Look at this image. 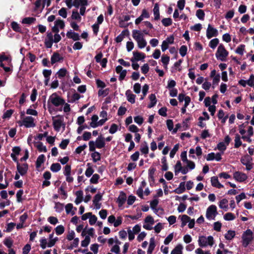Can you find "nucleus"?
Returning a JSON list of instances; mask_svg holds the SVG:
<instances>
[{"mask_svg": "<svg viewBox=\"0 0 254 254\" xmlns=\"http://www.w3.org/2000/svg\"><path fill=\"white\" fill-rule=\"evenodd\" d=\"M64 27V23L63 20L58 19L55 21V25L52 28V31L55 33L59 32V29H63Z\"/></svg>", "mask_w": 254, "mask_h": 254, "instance_id": "nucleus-12", "label": "nucleus"}, {"mask_svg": "<svg viewBox=\"0 0 254 254\" xmlns=\"http://www.w3.org/2000/svg\"><path fill=\"white\" fill-rule=\"evenodd\" d=\"M127 199V195L126 193L123 192H120V195L118 198L117 202L119 203V206H122L125 202Z\"/></svg>", "mask_w": 254, "mask_h": 254, "instance_id": "nucleus-15", "label": "nucleus"}, {"mask_svg": "<svg viewBox=\"0 0 254 254\" xmlns=\"http://www.w3.org/2000/svg\"><path fill=\"white\" fill-rule=\"evenodd\" d=\"M126 95L127 97V101L133 104L135 102V95L131 93L130 90H128L126 92Z\"/></svg>", "mask_w": 254, "mask_h": 254, "instance_id": "nucleus-20", "label": "nucleus"}, {"mask_svg": "<svg viewBox=\"0 0 254 254\" xmlns=\"http://www.w3.org/2000/svg\"><path fill=\"white\" fill-rule=\"evenodd\" d=\"M149 99L150 100V103L148 105V107L152 108L156 104L157 102L155 95L153 94H151L149 96Z\"/></svg>", "mask_w": 254, "mask_h": 254, "instance_id": "nucleus-36", "label": "nucleus"}, {"mask_svg": "<svg viewBox=\"0 0 254 254\" xmlns=\"http://www.w3.org/2000/svg\"><path fill=\"white\" fill-rule=\"evenodd\" d=\"M84 237V239L81 242V245L82 247H87L90 242V237L89 236Z\"/></svg>", "mask_w": 254, "mask_h": 254, "instance_id": "nucleus-41", "label": "nucleus"}, {"mask_svg": "<svg viewBox=\"0 0 254 254\" xmlns=\"http://www.w3.org/2000/svg\"><path fill=\"white\" fill-rule=\"evenodd\" d=\"M61 40V37L58 33H56L53 36L52 33H48L45 39V44L47 48H50L53 45V43H58Z\"/></svg>", "mask_w": 254, "mask_h": 254, "instance_id": "nucleus-4", "label": "nucleus"}, {"mask_svg": "<svg viewBox=\"0 0 254 254\" xmlns=\"http://www.w3.org/2000/svg\"><path fill=\"white\" fill-rule=\"evenodd\" d=\"M154 19L157 20L160 18L159 7L157 3H156L153 8Z\"/></svg>", "mask_w": 254, "mask_h": 254, "instance_id": "nucleus-25", "label": "nucleus"}, {"mask_svg": "<svg viewBox=\"0 0 254 254\" xmlns=\"http://www.w3.org/2000/svg\"><path fill=\"white\" fill-rule=\"evenodd\" d=\"M45 160V155L43 154L40 155L38 157L36 161V165L37 167L41 166L42 163H44Z\"/></svg>", "mask_w": 254, "mask_h": 254, "instance_id": "nucleus-44", "label": "nucleus"}, {"mask_svg": "<svg viewBox=\"0 0 254 254\" xmlns=\"http://www.w3.org/2000/svg\"><path fill=\"white\" fill-rule=\"evenodd\" d=\"M98 117L97 115H94L91 117V122L90 124V126L93 128L97 127V123H98Z\"/></svg>", "mask_w": 254, "mask_h": 254, "instance_id": "nucleus-32", "label": "nucleus"}, {"mask_svg": "<svg viewBox=\"0 0 254 254\" xmlns=\"http://www.w3.org/2000/svg\"><path fill=\"white\" fill-rule=\"evenodd\" d=\"M170 61V58L167 55H163L161 58V62L165 69H167V66Z\"/></svg>", "mask_w": 254, "mask_h": 254, "instance_id": "nucleus-27", "label": "nucleus"}, {"mask_svg": "<svg viewBox=\"0 0 254 254\" xmlns=\"http://www.w3.org/2000/svg\"><path fill=\"white\" fill-rule=\"evenodd\" d=\"M66 36L70 39H72L74 41H77L79 39V34L72 31L70 30V31H68L66 33Z\"/></svg>", "mask_w": 254, "mask_h": 254, "instance_id": "nucleus-19", "label": "nucleus"}, {"mask_svg": "<svg viewBox=\"0 0 254 254\" xmlns=\"http://www.w3.org/2000/svg\"><path fill=\"white\" fill-rule=\"evenodd\" d=\"M182 164L180 161H177L176 164L175 166V173L177 175L178 173L180 172V171L182 168Z\"/></svg>", "mask_w": 254, "mask_h": 254, "instance_id": "nucleus-52", "label": "nucleus"}, {"mask_svg": "<svg viewBox=\"0 0 254 254\" xmlns=\"http://www.w3.org/2000/svg\"><path fill=\"white\" fill-rule=\"evenodd\" d=\"M36 21V19L34 17H26L23 19L22 23L30 24L34 23Z\"/></svg>", "mask_w": 254, "mask_h": 254, "instance_id": "nucleus-43", "label": "nucleus"}, {"mask_svg": "<svg viewBox=\"0 0 254 254\" xmlns=\"http://www.w3.org/2000/svg\"><path fill=\"white\" fill-rule=\"evenodd\" d=\"M11 28L16 32H19L21 30V28L19 24L16 22H12L11 24Z\"/></svg>", "mask_w": 254, "mask_h": 254, "instance_id": "nucleus-56", "label": "nucleus"}, {"mask_svg": "<svg viewBox=\"0 0 254 254\" xmlns=\"http://www.w3.org/2000/svg\"><path fill=\"white\" fill-rule=\"evenodd\" d=\"M228 201L226 198L221 200L219 203V206L220 208L224 210L225 211L228 209Z\"/></svg>", "mask_w": 254, "mask_h": 254, "instance_id": "nucleus-17", "label": "nucleus"}, {"mask_svg": "<svg viewBox=\"0 0 254 254\" xmlns=\"http://www.w3.org/2000/svg\"><path fill=\"white\" fill-rule=\"evenodd\" d=\"M54 128L55 130L59 131L61 127L63 126L64 128L65 125L63 123L64 118L62 116H58L52 118Z\"/></svg>", "mask_w": 254, "mask_h": 254, "instance_id": "nucleus-6", "label": "nucleus"}, {"mask_svg": "<svg viewBox=\"0 0 254 254\" xmlns=\"http://www.w3.org/2000/svg\"><path fill=\"white\" fill-rule=\"evenodd\" d=\"M71 18L73 19L77 20L78 22H80L81 19V16L77 11H72Z\"/></svg>", "mask_w": 254, "mask_h": 254, "instance_id": "nucleus-51", "label": "nucleus"}, {"mask_svg": "<svg viewBox=\"0 0 254 254\" xmlns=\"http://www.w3.org/2000/svg\"><path fill=\"white\" fill-rule=\"evenodd\" d=\"M100 178V176L97 174H93L92 177L90 179V182L91 184H96L98 182V180Z\"/></svg>", "mask_w": 254, "mask_h": 254, "instance_id": "nucleus-49", "label": "nucleus"}, {"mask_svg": "<svg viewBox=\"0 0 254 254\" xmlns=\"http://www.w3.org/2000/svg\"><path fill=\"white\" fill-rule=\"evenodd\" d=\"M76 198L75 200V203L76 204L80 203L83 199V192L81 190H78L76 192Z\"/></svg>", "mask_w": 254, "mask_h": 254, "instance_id": "nucleus-24", "label": "nucleus"}, {"mask_svg": "<svg viewBox=\"0 0 254 254\" xmlns=\"http://www.w3.org/2000/svg\"><path fill=\"white\" fill-rule=\"evenodd\" d=\"M58 240V237H55L54 239H49V242L48 243V247L51 248L54 246Z\"/></svg>", "mask_w": 254, "mask_h": 254, "instance_id": "nucleus-60", "label": "nucleus"}, {"mask_svg": "<svg viewBox=\"0 0 254 254\" xmlns=\"http://www.w3.org/2000/svg\"><path fill=\"white\" fill-rule=\"evenodd\" d=\"M140 150L142 153L145 154H148L149 149L147 143H145L144 145H141Z\"/></svg>", "mask_w": 254, "mask_h": 254, "instance_id": "nucleus-58", "label": "nucleus"}, {"mask_svg": "<svg viewBox=\"0 0 254 254\" xmlns=\"http://www.w3.org/2000/svg\"><path fill=\"white\" fill-rule=\"evenodd\" d=\"M233 178L239 182H243L247 179L248 177L245 173L237 171L233 174Z\"/></svg>", "mask_w": 254, "mask_h": 254, "instance_id": "nucleus-11", "label": "nucleus"}, {"mask_svg": "<svg viewBox=\"0 0 254 254\" xmlns=\"http://www.w3.org/2000/svg\"><path fill=\"white\" fill-rule=\"evenodd\" d=\"M219 40L218 38H214L210 40L209 43V46L212 49H215L218 46Z\"/></svg>", "mask_w": 254, "mask_h": 254, "instance_id": "nucleus-26", "label": "nucleus"}, {"mask_svg": "<svg viewBox=\"0 0 254 254\" xmlns=\"http://www.w3.org/2000/svg\"><path fill=\"white\" fill-rule=\"evenodd\" d=\"M141 90V85L138 83H136L133 85V91L134 92L138 94L140 92Z\"/></svg>", "mask_w": 254, "mask_h": 254, "instance_id": "nucleus-64", "label": "nucleus"}, {"mask_svg": "<svg viewBox=\"0 0 254 254\" xmlns=\"http://www.w3.org/2000/svg\"><path fill=\"white\" fill-rule=\"evenodd\" d=\"M132 33V37L137 42L138 48L140 49L144 48L147 45V42L144 38L143 33L137 30H133Z\"/></svg>", "mask_w": 254, "mask_h": 254, "instance_id": "nucleus-1", "label": "nucleus"}, {"mask_svg": "<svg viewBox=\"0 0 254 254\" xmlns=\"http://www.w3.org/2000/svg\"><path fill=\"white\" fill-rule=\"evenodd\" d=\"M133 57L137 60V61H139L141 60H143L145 58V55L143 53H139L138 52H133Z\"/></svg>", "mask_w": 254, "mask_h": 254, "instance_id": "nucleus-34", "label": "nucleus"}, {"mask_svg": "<svg viewBox=\"0 0 254 254\" xmlns=\"http://www.w3.org/2000/svg\"><path fill=\"white\" fill-rule=\"evenodd\" d=\"M211 183L213 187L217 188L220 189L223 187V186L219 183L217 177H212L211 178Z\"/></svg>", "mask_w": 254, "mask_h": 254, "instance_id": "nucleus-16", "label": "nucleus"}, {"mask_svg": "<svg viewBox=\"0 0 254 254\" xmlns=\"http://www.w3.org/2000/svg\"><path fill=\"white\" fill-rule=\"evenodd\" d=\"M91 157H92L93 160L94 162L99 161L101 159L100 153L96 151H94L92 153Z\"/></svg>", "mask_w": 254, "mask_h": 254, "instance_id": "nucleus-50", "label": "nucleus"}, {"mask_svg": "<svg viewBox=\"0 0 254 254\" xmlns=\"http://www.w3.org/2000/svg\"><path fill=\"white\" fill-rule=\"evenodd\" d=\"M51 170L53 172H59L61 169V166L59 163H54L51 166Z\"/></svg>", "mask_w": 254, "mask_h": 254, "instance_id": "nucleus-37", "label": "nucleus"}, {"mask_svg": "<svg viewBox=\"0 0 254 254\" xmlns=\"http://www.w3.org/2000/svg\"><path fill=\"white\" fill-rule=\"evenodd\" d=\"M87 166L88 168L85 171V175L87 177L89 178L93 174L94 171L90 163H88Z\"/></svg>", "mask_w": 254, "mask_h": 254, "instance_id": "nucleus-28", "label": "nucleus"}, {"mask_svg": "<svg viewBox=\"0 0 254 254\" xmlns=\"http://www.w3.org/2000/svg\"><path fill=\"white\" fill-rule=\"evenodd\" d=\"M40 247L42 248V249H45L47 247H48V243L47 239L43 238L40 239Z\"/></svg>", "mask_w": 254, "mask_h": 254, "instance_id": "nucleus-57", "label": "nucleus"}, {"mask_svg": "<svg viewBox=\"0 0 254 254\" xmlns=\"http://www.w3.org/2000/svg\"><path fill=\"white\" fill-rule=\"evenodd\" d=\"M234 141L235 148H238L242 144L240 136L238 134L235 135Z\"/></svg>", "mask_w": 254, "mask_h": 254, "instance_id": "nucleus-35", "label": "nucleus"}, {"mask_svg": "<svg viewBox=\"0 0 254 254\" xmlns=\"http://www.w3.org/2000/svg\"><path fill=\"white\" fill-rule=\"evenodd\" d=\"M179 148V144H176L170 153V156L173 158Z\"/></svg>", "mask_w": 254, "mask_h": 254, "instance_id": "nucleus-53", "label": "nucleus"}, {"mask_svg": "<svg viewBox=\"0 0 254 254\" xmlns=\"http://www.w3.org/2000/svg\"><path fill=\"white\" fill-rule=\"evenodd\" d=\"M84 237V239L81 242V245L82 247H87L90 242V237L89 236Z\"/></svg>", "mask_w": 254, "mask_h": 254, "instance_id": "nucleus-42", "label": "nucleus"}, {"mask_svg": "<svg viewBox=\"0 0 254 254\" xmlns=\"http://www.w3.org/2000/svg\"><path fill=\"white\" fill-rule=\"evenodd\" d=\"M96 146L98 148H102L105 146L104 139L102 137H98L96 140Z\"/></svg>", "mask_w": 254, "mask_h": 254, "instance_id": "nucleus-21", "label": "nucleus"}, {"mask_svg": "<svg viewBox=\"0 0 254 254\" xmlns=\"http://www.w3.org/2000/svg\"><path fill=\"white\" fill-rule=\"evenodd\" d=\"M144 223H148L153 225L154 223L153 218L150 215L147 216L144 219Z\"/></svg>", "mask_w": 254, "mask_h": 254, "instance_id": "nucleus-62", "label": "nucleus"}, {"mask_svg": "<svg viewBox=\"0 0 254 254\" xmlns=\"http://www.w3.org/2000/svg\"><path fill=\"white\" fill-rule=\"evenodd\" d=\"M21 126H24L26 127H33L35 126L33 118L30 116L26 117L22 121Z\"/></svg>", "mask_w": 254, "mask_h": 254, "instance_id": "nucleus-9", "label": "nucleus"}, {"mask_svg": "<svg viewBox=\"0 0 254 254\" xmlns=\"http://www.w3.org/2000/svg\"><path fill=\"white\" fill-rule=\"evenodd\" d=\"M155 247V240L154 238L150 239L149 246L147 250V254H152Z\"/></svg>", "mask_w": 254, "mask_h": 254, "instance_id": "nucleus-23", "label": "nucleus"}, {"mask_svg": "<svg viewBox=\"0 0 254 254\" xmlns=\"http://www.w3.org/2000/svg\"><path fill=\"white\" fill-rule=\"evenodd\" d=\"M217 215V207L214 205H210L206 209V217L207 219L215 220Z\"/></svg>", "mask_w": 254, "mask_h": 254, "instance_id": "nucleus-7", "label": "nucleus"}, {"mask_svg": "<svg viewBox=\"0 0 254 254\" xmlns=\"http://www.w3.org/2000/svg\"><path fill=\"white\" fill-rule=\"evenodd\" d=\"M245 46L244 45H239L236 49L235 52L240 55H243L244 53Z\"/></svg>", "mask_w": 254, "mask_h": 254, "instance_id": "nucleus-48", "label": "nucleus"}, {"mask_svg": "<svg viewBox=\"0 0 254 254\" xmlns=\"http://www.w3.org/2000/svg\"><path fill=\"white\" fill-rule=\"evenodd\" d=\"M229 55L228 51L222 44H220L215 53L216 58L220 61L225 62Z\"/></svg>", "mask_w": 254, "mask_h": 254, "instance_id": "nucleus-3", "label": "nucleus"}, {"mask_svg": "<svg viewBox=\"0 0 254 254\" xmlns=\"http://www.w3.org/2000/svg\"><path fill=\"white\" fill-rule=\"evenodd\" d=\"M243 245L245 247L250 244L253 239V233L251 230L248 229L243 234L242 236Z\"/></svg>", "mask_w": 254, "mask_h": 254, "instance_id": "nucleus-8", "label": "nucleus"}, {"mask_svg": "<svg viewBox=\"0 0 254 254\" xmlns=\"http://www.w3.org/2000/svg\"><path fill=\"white\" fill-rule=\"evenodd\" d=\"M235 236V232L234 231L229 230L225 235V238L228 240H231Z\"/></svg>", "mask_w": 254, "mask_h": 254, "instance_id": "nucleus-40", "label": "nucleus"}, {"mask_svg": "<svg viewBox=\"0 0 254 254\" xmlns=\"http://www.w3.org/2000/svg\"><path fill=\"white\" fill-rule=\"evenodd\" d=\"M97 220V217L95 215H93L91 213V216H90L89 220V222L90 225H94Z\"/></svg>", "mask_w": 254, "mask_h": 254, "instance_id": "nucleus-61", "label": "nucleus"}, {"mask_svg": "<svg viewBox=\"0 0 254 254\" xmlns=\"http://www.w3.org/2000/svg\"><path fill=\"white\" fill-rule=\"evenodd\" d=\"M190 217H189L187 215H182L181 218V227H184L186 225V224L190 221Z\"/></svg>", "mask_w": 254, "mask_h": 254, "instance_id": "nucleus-39", "label": "nucleus"}, {"mask_svg": "<svg viewBox=\"0 0 254 254\" xmlns=\"http://www.w3.org/2000/svg\"><path fill=\"white\" fill-rule=\"evenodd\" d=\"M218 33V30L216 28L213 27L210 24H208L206 30V37L208 39L217 36Z\"/></svg>", "mask_w": 254, "mask_h": 254, "instance_id": "nucleus-10", "label": "nucleus"}, {"mask_svg": "<svg viewBox=\"0 0 254 254\" xmlns=\"http://www.w3.org/2000/svg\"><path fill=\"white\" fill-rule=\"evenodd\" d=\"M196 15L200 20H203L205 13L202 9H198L196 11Z\"/></svg>", "mask_w": 254, "mask_h": 254, "instance_id": "nucleus-54", "label": "nucleus"}, {"mask_svg": "<svg viewBox=\"0 0 254 254\" xmlns=\"http://www.w3.org/2000/svg\"><path fill=\"white\" fill-rule=\"evenodd\" d=\"M17 170L20 175L23 176L26 174L27 172L28 165L26 164L20 165V164L17 163Z\"/></svg>", "mask_w": 254, "mask_h": 254, "instance_id": "nucleus-13", "label": "nucleus"}, {"mask_svg": "<svg viewBox=\"0 0 254 254\" xmlns=\"http://www.w3.org/2000/svg\"><path fill=\"white\" fill-rule=\"evenodd\" d=\"M223 217H224V220H225L226 221H231V220H233L235 219V216H234V215L233 213H230V212L226 213L224 215Z\"/></svg>", "mask_w": 254, "mask_h": 254, "instance_id": "nucleus-45", "label": "nucleus"}, {"mask_svg": "<svg viewBox=\"0 0 254 254\" xmlns=\"http://www.w3.org/2000/svg\"><path fill=\"white\" fill-rule=\"evenodd\" d=\"M94 234V229L93 228L87 229L85 227L81 232V236L82 237H86L89 236V237H93Z\"/></svg>", "mask_w": 254, "mask_h": 254, "instance_id": "nucleus-14", "label": "nucleus"}, {"mask_svg": "<svg viewBox=\"0 0 254 254\" xmlns=\"http://www.w3.org/2000/svg\"><path fill=\"white\" fill-rule=\"evenodd\" d=\"M185 190V182H182L180 183L179 187L174 190V192L180 194L183 193Z\"/></svg>", "mask_w": 254, "mask_h": 254, "instance_id": "nucleus-31", "label": "nucleus"}, {"mask_svg": "<svg viewBox=\"0 0 254 254\" xmlns=\"http://www.w3.org/2000/svg\"><path fill=\"white\" fill-rule=\"evenodd\" d=\"M162 22L165 26H168L172 24V21L170 18H165L162 20Z\"/></svg>", "mask_w": 254, "mask_h": 254, "instance_id": "nucleus-55", "label": "nucleus"}, {"mask_svg": "<svg viewBox=\"0 0 254 254\" xmlns=\"http://www.w3.org/2000/svg\"><path fill=\"white\" fill-rule=\"evenodd\" d=\"M64 104V100L56 93H54L51 95L48 100V106L49 107L53 105L58 107L63 106Z\"/></svg>", "mask_w": 254, "mask_h": 254, "instance_id": "nucleus-2", "label": "nucleus"}, {"mask_svg": "<svg viewBox=\"0 0 254 254\" xmlns=\"http://www.w3.org/2000/svg\"><path fill=\"white\" fill-rule=\"evenodd\" d=\"M4 244L8 248H10L13 244V241L10 238H6L3 242Z\"/></svg>", "mask_w": 254, "mask_h": 254, "instance_id": "nucleus-63", "label": "nucleus"}, {"mask_svg": "<svg viewBox=\"0 0 254 254\" xmlns=\"http://www.w3.org/2000/svg\"><path fill=\"white\" fill-rule=\"evenodd\" d=\"M54 208L56 212L60 213L64 210V204L60 202H55Z\"/></svg>", "mask_w": 254, "mask_h": 254, "instance_id": "nucleus-38", "label": "nucleus"}, {"mask_svg": "<svg viewBox=\"0 0 254 254\" xmlns=\"http://www.w3.org/2000/svg\"><path fill=\"white\" fill-rule=\"evenodd\" d=\"M35 146L40 152H46L47 151L46 146L41 142H38Z\"/></svg>", "mask_w": 254, "mask_h": 254, "instance_id": "nucleus-30", "label": "nucleus"}, {"mask_svg": "<svg viewBox=\"0 0 254 254\" xmlns=\"http://www.w3.org/2000/svg\"><path fill=\"white\" fill-rule=\"evenodd\" d=\"M198 242L199 246L201 247H205L208 245L212 246L213 245V238L211 236L207 238L203 236H200Z\"/></svg>", "mask_w": 254, "mask_h": 254, "instance_id": "nucleus-5", "label": "nucleus"}, {"mask_svg": "<svg viewBox=\"0 0 254 254\" xmlns=\"http://www.w3.org/2000/svg\"><path fill=\"white\" fill-rule=\"evenodd\" d=\"M62 58L60 55L58 53H54L51 59V64H54L55 63L60 61Z\"/></svg>", "mask_w": 254, "mask_h": 254, "instance_id": "nucleus-29", "label": "nucleus"}, {"mask_svg": "<svg viewBox=\"0 0 254 254\" xmlns=\"http://www.w3.org/2000/svg\"><path fill=\"white\" fill-rule=\"evenodd\" d=\"M75 232L73 230H71L68 232L67 235L66 236V239L68 241H71L73 239H75Z\"/></svg>", "mask_w": 254, "mask_h": 254, "instance_id": "nucleus-59", "label": "nucleus"}, {"mask_svg": "<svg viewBox=\"0 0 254 254\" xmlns=\"http://www.w3.org/2000/svg\"><path fill=\"white\" fill-rule=\"evenodd\" d=\"M55 232L58 235H62L64 232V228L63 225H59L55 228Z\"/></svg>", "mask_w": 254, "mask_h": 254, "instance_id": "nucleus-47", "label": "nucleus"}, {"mask_svg": "<svg viewBox=\"0 0 254 254\" xmlns=\"http://www.w3.org/2000/svg\"><path fill=\"white\" fill-rule=\"evenodd\" d=\"M73 206L72 204L68 203L65 206V209L67 214H70L72 216L75 214V210H76V208H74V210H73Z\"/></svg>", "mask_w": 254, "mask_h": 254, "instance_id": "nucleus-18", "label": "nucleus"}, {"mask_svg": "<svg viewBox=\"0 0 254 254\" xmlns=\"http://www.w3.org/2000/svg\"><path fill=\"white\" fill-rule=\"evenodd\" d=\"M67 73V70L65 68H63L60 69L57 73L59 78H63L64 77Z\"/></svg>", "mask_w": 254, "mask_h": 254, "instance_id": "nucleus-46", "label": "nucleus"}, {"mask_svg": "<svg viewBox=\"0 0 254 254\" xmlns=\"http://www.w3.org/2000/svg\"><path fill=\"white\" fill-rule=\"evenodd\" d=\"M80 97L81 96L79 94L75 93L69 97V99L68 102L73 103L78 100L80 98Z\"/></svg>", "mask_w": 254, "mask_h": 254, "instance_id": "nucleus-33", "label": "nucleus"}, {"mask_svg": "<svg viewBox=\"0 0 254 254\" xmlns=\"http://www.w3.org/2000/svg\"><path fill=\"white\" fill-rule=\"evenodd\" d=\"M183 246L179 244L172 251L171 254H183Z\"/></svg>", "mask_w": 254, "mask_h": 254, "instance_id": "nucleus-22", "label": "nucleus"}]
</instances>
